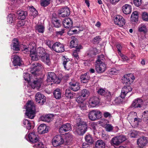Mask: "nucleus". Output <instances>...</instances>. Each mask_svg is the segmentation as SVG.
<instances>
[{"label": "nucleus", "mask_w": 148, "mask_h": 148, "mask_svg": "<svg viewBox=\"0 0 148 148\" xmlns=\"http://www.w3.org/2000/svg\"><path fill=\"white\" fill-rule=\"evenodd\" d=\"M76 123L73 131L77 135H82L87 131V125L86 122L84 121L80 117H77L76 120Z\"/></svg>", "instance_id": "nucleus-1"}, {"label": "nucleus", "mask_w": 148, "mask_h": 148, "mask_svg": "<svg viewBox=\"0 0 148 148\" xmlns=\"http://www.w3.org/2000/svg\"><path fill=\"white\" fill-rule=\"evenodd\" d=\"M26 109V116L31 119H33L36 114L35 107L34 103L32 101H28L27 103Z\"/></svg>", "instance_id": "nucleus-2"}, {"label": "nucleus", "mask_w": 148, "mask_h": 148, "mask_svg": "<svg viewBox=\"0 0 148 148\" xmlns=\"http://www.w3.org/2000/svg\"><path fill=\"white\" fill-rule=\"evenodd\" d=\"M78 40L76 38L75 39L71 41L70 42V47L72 48H75V49L73 52V56L77 60L79 59L78 54L80 52V50L82 49V47L81 45L78 44Z\"/></svg>", "instance_id": "nucleus-3"}, {"label": "nucleus", "mask_w": 148, "mask_h": 148, "mask_svg": "<svg viewBox=\"0 0 148 148\" xmlns=\"http://www.w3.org/2000/svg\"><path fill=\"white\" fill-rule=\"evenodd\" d=\"M34 44L29 45L28 46L25 45H23L22 48V50L25 53H27L28 52L29 50L30 56L37 53L36 48Z\"/></svg>", "instance_id": "nucleus-4"}, {"label": "nucleus", "mask_w": 148, "mask_h": 148, "mask_svg": "<svg viewBox=\"0 0 148 148\" xmlns=\"http://www.w3.org/2000/svg\"><path fill=\"white\" fill-rule=\"evenodd\" d=\"M102 114L101 112L98 110H92L88 114V117L90 119L95 121L101 118Z\"/></svg>", "instance_id": "nucleus-5"}, {"label": "nucleus", "mask_w": 148, "mask_h": 148, "mask_svg": "<svg viewBox=\"0 0 148 148\" xmlns=\"http://www.w3.org/2000/svg\"><path fill=\"white\" fill-rule=\"evenodd\" d=\"M64 143V140L62 136L59 135L56 136L52 140L53 146L57 147L62 144Z\"/></svg>", "instance_id": "nucleus-6"}, {"label": "nucleus", "mask_w": 148, "mask_h": 148, "mask_svg": "<svg viewBox=\"0 0 148 148\" xmlns=\"http://www.w3.org/2000/svg\"><path fill=\"white\" fill-rule=\"evenodd\" d=\"M137 143L140 148H143L148 144V138L142 136L137 140Z\"/></svg>", "instance_id": "nucleus-7"}, {"label": "nucleus", "mask_w": 148, "mask_h": 148, "mask_svg": "<svg viewBox=\"0 0 148 148\" xmlns=\"http://www.w3.org/2000/svg\"><path fill=\"white\" fill-rule=\"evenodd\" d=\"M114 22L115 24L119 27H122L125 25V20L122 16L117 15L114 16Z\"/></svg>", "instance_id": "nucleus-8"}, {"label": "nucleus", "mask_w": 148, "mask_h": 148, "mask_svg": "<svg viewBox=\"0 0 148 148\" xmlns=\"http://www.w3.org/2000/svg\"><path fill=\"white\" fill-rule=\"evenodd\" d=\"M52 49L58 53H60L64 51V45L60 42H56L52 47Z\"/></svg>", "instance_id": "nucleus-9"}, {"label": "nucleus", "mask_w": 148, "mask_h": 148, "mask_svg": "<svg viewBox=\"0 0 148 148\" xmlns=\"http://www.w3.org/2000/svg\"><path fill=\"white\" fill-rule=\"evenodd\" d=\"M126 139V138L125 136L121 135L113 138L112 142L114 145H118L125 141Z\"/></svg>", "instance_id": "nucleus-10"}, {"label": "nucleus", "mask_w": 148, "mask_h": 148, "mask_svg": "<svg viewBox=\"0 0 148 148\" xmlns=\"http://www.w3.org/2000/svg\"><path fill=\"white\" fill-rule=\"evenodd\" d=\"M58 14L60 16L65 17L69 15L70 11L68 8L65 7L60 9L58 11Z\"/></svg>", "instance_id": "nucleus-11"}, {"label": "nucleus", "mask_w": 148, "mask_h": 148, "mask_svg": "<svg viewBox=\"0 0 148 148\" xmlns=\"http://www.w3.org/2000/svg\"><path fill=\"white\" fill-rule=\"evenodd\" d=\"M35 100L39 103L43 104L46 101V97L39 92H37L35 95Z\"/></svg>", "instance_id": "nucleus-12"}, {"label": "nucleus", "mask_w": 148, "mask_h": 148, "mask_svg": "<svg viewBox=\"0 0 148 148\" xmlns=\"http://www.w3.org/2000/svg\"><path fill=\"white\" fill-rule=\"evenodd\" d=\"M72 130V126L70 123H66L62 125L59 129V132L61 133H64L71 131Z\"/></svg>", "instance_id": "nucleus-13"}, {"label": "nucleus", "mask_w": 148, "mask_h": 148, "mask_svg": "<svg viewBox=\"0 0 148 148\" xmlns=\"http://www.w3.org/2000/svg\"><path fill=\"white\" fill-rule=\"evenodd\" d=\"M95 68L97 72L101 73L104 72L106 69V65L104 63H96L95 64Z\"/></svg>", "instance_id": "nucleus-14"}, {"label": "nucleus", "mask_w": 148, "mask_h": 148, "mask_svg": "<svg viewBox=\"0 0 148 148\" xmlns=\"http://www.w3.org/2000/svg\"><path fill=\"white\" fill-rule=\"evenodd\" d=\"M99 102V98L96 96H92L91 97L89 101L90 105L93 107L97 106Z\"/></svg>", "instance_id": "nucleus-15"}, {"label": "nucleus", "mask_w": 148, "mask_h": 148, "mask_svg": "<svg viewBox=\"0 0 148 148\" xmlns=\"http://www.w3.org/2000/svg\"><path fill=\"white\" fill-rule=\"evenodd\" d=\"M69 84L70 89L74 91H77L80 88V86L78 83L75 81H72L69 83Z\"/></svg>", "instance_id": "nucleus-16"}, {"label": "nucleus", "mask_w": 148, "mask_h": 148, "mask_svg": "<svg viewBox=\"0 0 148 148\" xmlns=\"http://www.w3.org/2000/svg\"><path fill=\"white\" fill-rule=\"evenodd\" d=\"M143 103V101L142 99L138 98L134 100L132 102L131 107L135 108H140Z\"/></svg>", "instance_id": "nucleus-17"}, {"label": "nucleus", "mask_w": 148, "mask_h": 148, "mask_svg": "<svg viewBox=\"0 0 148 148\" xmlns=\"http://www.w3.org/2000/svg\"><path fill=\"white\" fill-rule=\"evenodd\" d=\"M63 64L65 69L69 70L72 65L71 62L69 59L64 57L63 59Z\"/></svg>", "instance_id": "nucleus-18"}, {"label": "nucleus", "mask_w": 148, "mask_h": 148, "mask_svg": "<svg viewBox=\"0 0 148 148\" xmlns=\"http://www.w3.org/2000/svg\"><path fill=\"white\" fill-rule=\"evenodd\" d=\"M130 85L124 86L121 90V96L122 97H125L126 95L129 92L131 91L132 90V88Z\"/></svg>", "instance_id": "nucleus-19"}, {"label": "nucleus", "mask_w": 148, "mask_h": 148, "mask_svg": "<svg viewBox=\"0 0 148 148\" xmlns=\"http://www.w3.org/2000/svg\"><path fill=\"white\" fill-rule=\"evenodd\" d=\"M12 58L13 59L12 63L14 66H20L22 64V60L18 56H13Z\"/></svg>", "instance_id": "nucleus-20"}, {"label": "nucleus", "mask_w": 148, "mask_h": 148, "mask_svg": "<svg viewBox=\"0 0 148 148\" xmlns=\"http://www.w3.org/2000/svg\"><path fill=\"white\" fill-rule=\"evenodd\" d=\"M64 27L66 28H70L73 26V22L72 20L69 18H65L63 22Z\"/></svg>", "instance_id": "nucleus-21"}, {"label": "nucleus", "mask_w": 148, "mask_h": 148, "mask_svg": "<svg viewBox=\"0 0 148 148\" xmlns=\"http://www.w3.org/2000/svg\"><path fill=\"white\" fill-rule=\"evenodd\" d=\"M28 136L29 141L32 143H36L38 141V136L36 135L34 132L30 133L28 135Z\"/></svg>", "instance_id": "nucleus-22"}, {"label": "nucleus", "mask_w": 148, "mask_h": 148, "mask_svg": "<svg viewBox=\"0 0 148 148\" xmlns=\"http://www.w3.org/2000/svg\"><path fill=\"white\" fill-rule=\"evenodd\" d=\"M38 132L40 134H44L48 132L46 125L45 124H41L38 127L37 129Z\"/></svg>", "instance_id": "nucleus-23"}, {"label": "nucleus", "mask_w": 148, "mask_h": 148, "mask_svg": "<svg viewBox=\"0 0 148 148\" xmlns=\"http://www.w3.org/2000/svg\"><path fill=\"white\" fill-rule=\"evenodd\" d=\"M130 77L128 75H125L122 79V82L126 85H130L132 83V82L130 80Z\"/></svg>", "instance_id": "nucleus-24"}, {"label": "nucleus", "mask_w": 148, "mask_h": 148, "mask_svg": "<svg viewBox=\"0 0 148 148\" xmlns=\"http://www.w3.org/2000/svg\"><path fill=\"white\" fill-rule=\"evenodd\" d=\"M11 48L14 50L18 51L19 50V45L17 39L14 38L13 40L11 45Z\"/></svg>", "instance_id": "nucleus-25"}, {"label": "nucleus", "mask_w": 148, "mask_h": 148, "mask_svg": "<svg viewBox=\"0 0 148 148\" xmlns=\"http://www.w3.org/2000/svg\"><path fill=\"white\" fill-rule=\"evenodd\" d=\"M122 11L123 12L126 14H130L132 11L131 6L128 4H126L123 6Z\"/></svg>", "instance_id": "nucleus-26"}, {"label": "nucleus", "mask_w": 148, "mask_h": 148, "mask_svg": "<svg viewBox=\"0 0 148 148\" xmlns=\"http://www.w3.org/2000/svg\"><path fill=\"white\" fill-rule=\"evenodd\" d=\"M80 79L82 82L84 83L88 82L90 79V77L88 73H86L80 76Z\"/></svg>", "instance_id": "nucleus-27"}, {"label": "nucleus", "mask_w": 148, "mask_h": 148, "mask_svg": "<svg viewBox=\"0 0 148 148\" xmlns=\"http://www.w3.org/2000/svg\"><path fill=\"white\" fill-rule=\"evenodd\" d=\"M56 77V75L54 73H48L47 75V81L55 83Z\"/></svg>", "instance_id": "nucleus-28"}, {"label": "nucleus", "mask_w": 148, "mask_h": 148, "mask_svg": "<svg viewBox=\"0 0 148 148\" xmlns=\"http://www.w3.org/2000/svg\"><path fill=\"white\" fill-rule=\"evenodd\" d=\"M40 81V80L39 79H37L36 80L34 81L31 84V86L32 87L33 89L36 88L37 89H39L41 83Z\"/></svg>", "instance_id": "nucleus-29"}, {"label": "nucleus", "mask_w": 148, "mask_h": 148, "mask_svg": "<svg viewBox=\"0 0 148 148\" xmlns=\"http://www.w3.org/2000/svg\"><path fill=\"white\" fill-rule=\"evenodd\" d=\"M76 94L71 92L69 88H67L65 91V95L68 99H72L75 96Z\"/></svg>", "instance_id": "nucleus-30"}, {"label": "nucleus", "mask_w": 148, "mask_h": 148, "mask_svg": "<svg viewBox=\"0 0 148 148\" xmlns=\"http://www.w3.org/2000/svg\"><path fill=\"white\" fill-rule=\"evenodd\" d=\"M17 13L18 15V18L21 20L25 19L27 15V12L26 11H19Z\"/></svg>", "instance_id": "nucleus-31"}, {"label": "nucleus", "mask_w": 148, "mask_h": 148, "mask_svg": "<svg viewBox=\"0 0 148 148\" xmlns=\"http://www.w3.org/2000/svg\"><path fill=\"white\" fill-rule=\"evenodd\" d=\"M53 117V116L52 115L49 114L41 116L40 119L42 121L49 122L51 120Z\"/></svg>", "instance_id": "nucleus-32"}, {"label": "nucleus", "mask_w": 148, "mask_h": 148, "mask_svg": "<svg viewBox=\"0 0 148 148\" xmlns=\"http://www.w3.org/2000/svg\"><path fill=\"white\" fill-rule=\"evenodd\" d=\"M37 52L40 57H41L42 58L46 55L45 51L42 47L38 48L37 50Z\"/></svg>", "instance_id": "nucleus-33"}, {"label": "nucleus", "mask_w": 148, "mask_h": 148, "mask_svg": "<svg viewBox=\"0 0 148 148\" xmlns=\"http://www.w3.org/2000/svg\"><path fill=\"white\" fill-rule=\"evenodd\" d=\"M96 148H105V144L102 140H98L95 143Z\"/></svg>", "instance_id": "nucleus-34"}, {"label": "nucleus", "mask_w": 148, "mask_h": 148, "mask_svg": "<svg viewBox=\"0 0 148 148\" xmlns=\"http://www.w3.org/2000/svg\"><path fill=\"white\" fill-rule=\"evenodd\" d=\"M138 13L137 11H134L132 13L131 17V20L132 22H136L138 18Z\"/></svg>", "instance_id": "nucleus-35"}, {"label": "nucleus", "mask_w": 148, "mask_h": 148, "mask_svg": "<svg viewBox=\"0 0 148 148\" xmlns=\"http://www.w3.org/2000/svg\"><path fill=\"white\" fill-rule=\"evenodd\" d=\"M123 98L124 97H122L121 96L116 97L113 101L112 103L114 105L120 104L122 103Z\"/></svg>", "instance_id": "nucleus-36"}, {"label": "nucleus", "mask_w": 148, "mask_h": 148, "mask_svg": "<svg viewBox=\"0 0 148 148\" xmlns=\"http://www.w3.org/2000/svg\"><path fill=\"white\" fill-rule=\"evenodd\" d=\"M54 98L56 99H59L61 97V93L60 90L59 88H57L53 92Z\"/></svg>", "instance_id": "nucleus-37"}, {"label": "nucleus", "mask_w": 148, "mask_h": 148, "mask_svg": "<svg viewBox=\"0 0 148 148\" xmlns=\"http://www.w3.org/2000/svg\"><path fill=\"white\" fill-rule=\"evenodd\" d=\"M35 27L36 31L38 32L41 33H44L45 27L43 25H36Z\"/></svg>", "instance_id": "nucleus-38"}, {"label": "nucleus", "mask_w": 148, "mask_h": 148, "mask_svg": "<svg viewBox=\"0 0 148 148\" xmlns=\"http://www.w3.org/2000/svg\"><path fill=\"white\" fill-rule=\"evenodd\" d=\"M90 92L89 91L86 89H83L81 91V96L83 97L87 98L89 95Z\"/></svg>", "instance_id": "nucleus-39"}, {"label": "nucleus", "mask_w": 148, "mask_h": 148, "mask_svg": "<svg viewBox=\"0 0 148 148\" xmlns=\"http://www.w3.org/2000/svg\"><path fill=\"white\" fill-rule=\"evenodd\" d=\"M15 16L14 14H10L7 17V21L10 23H13L15 20Z\"/></svg>", "instance_id": "nucleus-40"}, {"label": "nucleus", "mask_w": 148, "mask_h": 148, "mask_svg": "<svg viewBox=\"0 0 148 148\" xmlns=\"http://www.w3.org/2000/svg\"><path fill=\"white\" fill-rule=\"evenodd\" d=\"M86 141L88 143L92 144L93 143L94 140L92 136L90 134L86 135L85 137Z\"/></svg>", "instance_id": "nucleus-41"}, {"label": "nucleus", "mask_w": 148, "mask_h": 148, "mask_svg": "<svg viewBox=\"0 0 148 148\" xmlns=\"http://www.w3.org/2000/svg\"><path fill=\"white\" fill-rule=\"evenodd\" d=\"M23 124L24 126L27 129L30 130L31 128V123L27 119H25L23 120Z\"/></svg>", "instance_id": "nucleus-42"}, {"label": "nucleus", "mask_w": 148, "mask_h": 148, "mask_svg": "<svg viewBox=\"0 0 148 148\" xmlns=\"http://www.w3.org/2000/svg\"><path fill=\"white\" fill-rule=\"evenodd\" d=\"M72 140V138L71 136H66L65 139L64 140V143L63 144L65 145H69L71 143Z\"/></svg>", "instance_id": "nucleus-43"}, {"label": "nucleus", "mask_w": 148, "mask_h": 148, "mask_svg": "<svg viewBox=\"0 0 148 148\" xmlns=\"http://www.w3.org/2000/svg\"><path fill=\"white\" fill-rule=\"evenodd\" d=\"M51 22L55 27H59L61 25L58 19H56L54 18L53 20H51Z\"/></svg>", "instance_id": "nucleus-44"}, {"label": "nucleus", "mask_w": 148, "mask_h": 148, "mask_svg": "<svg viewBox=\"0 0 148 148\" xmlns=\"http://www.w3.org/2000/svg\"><path fill=\"white\" fill-rule=\"evenodd\" d=\"M51 0H41L40 5L44 7L48 6L50 3Z\"/></svg>", "instance_id": "nucleus-45"}, {"label": "nucleus", "mask_w": 148, "mask_h": 148, "mask_svg": "<svg viewBox=\"0 0 148 148\" xmlns=\"http://www.w3.org/2000/svg\"><path fill=\"white\" fill-rule=\"evenodd\" d=\"M138 29L139 32H142L145 34L147 32V29L146 26L144 25H141L138 27Z\"/></svg>", "instance_id": "nucleus-46"}, {"label": "nucleus", "mask_w": 148, "mask_h": 148, "mask_svg": "<svg viewBox=\"0 0 148 148\" xmlns=\"http://www.w3.org/2000/svg\"><path fill=\"white\" fill-rule=\"evenodd\" d=\"M104 57V56L103 55L99 56L98 57V59L96 61V63H104L105 60V58Z\"/></svg>", "instance_id": "nucleus-47"}, {"label": "nucleus", "mask_w": 148, "mask_h": 148, "mask_svg": "<svg viewBox=\"0 0 148 148\" xmlns=\"http://www.w3.org/2000/svg\"><path fill=\"white\" fill-rule=\"evenodd\" d=\"M142 118L144 121H146L148 120V111H145L143 112Z\"/></svg>", "instance_id": "nucleus-48"}, {"label": "nucleus", "mask_w": 148, "mask_h": 148, "mask_svg": "<svg viewBox=\"0 0 148 148\" xmlns=\"http://www.w3.org/2000/svg\"><path fill=\"white\" fill-rule=\"evenodd\" d=\"M43 58L45 59L44 62L48 66H50L51 64V62L50 61L49 57L48 55H46Z\"/></svg>", "instance_id": "nucleus-49"}, {"label": "nucleus", "mask_w": 148, "mask_h": 148, "mask_svg": "<svg viewBox=\"0 0 148 148\" xmlns=\"http://www.w3.org/2000/svg\"><path fill=\"white\" fill-rule=\"evenodd\" d=\"M30 56L31 57L32 60L34 61L38 60L40 58L38 55V54L37 52L36 53L30 55Z\"/></svg>", "instance_id": "nucleus-50"}, {"label": "nucleus", "mask_w": 148, "mask_h": 148, "mask_svg": "<svg viewBox=\"0 0 148 148\" xmlns=\"http://www.w3.org/2000/svg\"><path fill=\"white\" fill-rule=\"evenodd\" d=\"M96 50V48H92V49L90 50L89 51L87 52V55L90 56H92L93 55H96V53L95 52V51Z\"/></svg>", "instance_id": "nucleus-51"}, {"label": "nucleus", "mask_w": 148, "mask_h": 148, "mask_svg": "<svg viewBox=\"0 0 148 148\" xmlns=\"http://www.w3.org/2000/svg\"><path fill=\"white\" fill-rule=\"evenodd\" d=\"M133 3L136 7L140 6L142 3V0H133Z\"/></svg>", "instance_id": "nucleus-52"}, {"label": "nucleus", "mask_w": 148, "mask_h": 148, "mask_svg": "<svg viewBox=\"0 0 148 148\" xmlns=\"http://www.w3.org/2000/svg\"><path fill=\"white\" fill-rule=\"evenodd\" d=\"M97 92L99 94L102 96H104L106 94L105 90L102 88H99Z\"/></svg>", "instance_id": "nucleus-53"}, {"label": "nucleus", "mask_w": 148, "mask_h": 148, "mask_svg": "<svg viewBox=\"0 0 148 148\" xmlns=\"http://www.w3.org/2000/svg\"><path fill=\"white\" fill-rule=\"evenodd\" d=\"M32 65L33 68L34 69H36V67H40L41 66V64L38 62L33 63Z\"/></svg>", "instance_id": "nucleus-54"}, {"label": "nucleus", "mask_w": 148, "mask_h": 148, "mask_svg": "<svg viewBox=\"0 0 148 148\" xmlns=\"http://www.w3.org/2000/svg\"><path fill=\"white\" fill-rule=\"evenodd\" d=\"M23 77L25 80L28 81L30 80V79L29 74L28 73L24 74Z\"/></svg>", "instance_id": "nucleus-55"}, {"label": "nucleus", "mask_w": 148, "mask_h": 148, "mask_svg": "<svg viewBox=\"0 0 148 148\" xmlns=\"http://www.w3.org/2000/svg\"><path fill=\"white\" fill-rule=\"evenodd\" d=\"M25 22L24 21H19L17 25V26L18 27H22L25 25Z\"/></svg>", "instance_id": "nucleus-56"}, {"label": "nucleus", "mask_w": 148, "mask_h": 148, "mask_svg": "<svg viewBox=\"0 0 148 148\" xmlns=\"http://www.w3.org/2000/svg\"><path fill=\"white\" fill-rule=\"evenodd\" d=\"M101 40V38L99 36L95 37L93 40V42L94 43H98Z\"/></svg>", "instance_id": "nucleus-57"}, {"label": "nucleus", "mask_w": 148, "mask_h": 148, "mask_svg": "<svg viewBox=\"0 0 148 148\" xmlns=\"http://www.w3.org/2000/svg\"><path fill=\"white\" fill-rule=\"evenodd\" d=\"M138 133L135 131H133L130 134V136L132 138H136L137 136Z\"/></svg>", "instance_id": "nucleus-58"}, {"label": "nucleus", "mask_w": 148, "mask_h": 148, "mask_svg": "<svg viewBox=\"0 0 148 148\" xmlns=\"http://www.w3.org/2000/svg\"><path fill=\"white\" fill-rule=\"evenodd\" d=\"M142 18L145 21H148V14L145 12L143 13Z\"/></svg>", "instance_id": "nucleus-59"}, {"label": "nucleus", "mask_w": 148, "mask_h": 148, "mask_svg": "<svg viewBox=\"0 0 148 148\" xmlns=\"http://www.w3.org/2000/svg\"><path fill=\"white\" fill-rule=\"evenodd\" d=\"M105 128L107 131L110 132L111 131V125L106 124V125Z\"/></svg>", "instance_id": "nucleus-60"}, {"label": "nucleus", "mask_w": 148, "mask_h": 148, "mask_svg": "<svg viewBox=\"0 0 148 148\" xmlns=\"http://www.w3.org/2000/svg\"><path fill=\"white\" fill-rule=\"evenodd\" d=\"M76 101L77 103H81L83 102V100L82 98V97L81 96H79L76 99Z\"/></svg>", "instance_id": "nucleus-61"}, {"label": "nucleus", "mask_w": 148, "mask_h": 148, "mask_svg": "<svg viewBox=\"0 0 148 148\" xmlns=\"http://www.w3.org/2000/svg\"><path fill=\"white\" fill-rule=\"evenodd\" d=\"M79 106L82 110H84L86 108V105L83 102L79 105Z\"/></svg>", "instance_id": "nucleus-62"}, {"label": "nucleus", "mask_w": 148, "mask_h": 148, "mask_svg": "<svg viewBox=\"0 0 148 148\" xmlns=\"http://www.w3.org/2000/svg\"><path fill=\"white\" fill-rule=\"evenodd\" d=\"M35 145L38 148H42L44 147V145L42 144V143L41 142H39L37 144H36Z\"/></svg>", "instance_id": "nucleus-63"}, {"label": "nucleus", "mask_w": 148, "mask_h": 148, "mask_svg": "<svg viewBox=\"0 0 148 148\" xmlns=\"http://www.w3.org/2000/svg\"><path fill=\"white\" fill-rule=\"evenodd\" d=\"M116 48L118 51V53L119 54H121V50L122 48V47L121 45L119 44L117 45Z\"/></svg>", "instance_id": "nucleus-64"}]
</instances>
